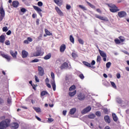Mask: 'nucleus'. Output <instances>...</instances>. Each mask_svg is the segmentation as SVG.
<instances>
[{"instance_id":"nucleus-45","label":"nucleus","mask_w":129,"mask_h":129,"mask_svg":"<svg viewBox=\"0 0 129 129\" xmlns=\"http://www.w3.org/2000/svg\"><path fill=\"white\" fill-rule=\"evenodd\" d=\"M110 83L113 88H116V85H115V83H114V82H110Z\"/></svg>"},{"instance_id":"nucleus-14","label":"nucleus","mask_w":129,"mask_h":129,"mask_svg":"<svg viewBox=\"0 0 129 129\" xmlns=\"http://www.w3.org/2000/svg\"><path fill=\"white\" fill-rule=\"evenodd\" d=\"M10 53L12 57H13V58H17V55H18V51H15V52H14L13 50H11L10 51Z\"/></svg>"},{"instance_id":"nucleus-35","label":"nucleus","mask_w":129,"mask_h":129,"mask_svg":"<svg viewBox=\"0 0 129 129\" xmlns=\"http://www.w3.org/2000/svg\"><path fill=\"white\" fill-rule=\"evenodd\" d=\"M33 109L38 113L41 112V109L39 107H34Z\"/></svg>"},{"instance_id":"nucleus-11","label":"nucleus","mask_w":129,"mask_h":129,"mask_svg":"<svg viewBox=\"0 0 129 129\" xmlns=\"http://www.w3.org/2000/svg\"><path fill=\"white\" fill-rule=\"evenodd\" d=\"M55 10L56 12L57 13V14L59 15V16H60L61 17H63V16H64V14L63 13V12H62L61 10L59 9V7H55Z\"/></svg>"},{"instance_id":"nucleus-9","label":"nucleus","mask_w":129,"mask_h":129,"mask_svg":"<svg viewBox=\"0 0 129 129\" xmlns=\"http://www.w3.org/2000/svg\"><path fill=\"white\" fill-rule=\"evenodd\" d=\"M91 110V107L88 106L82 111V114H86L87 112H89Z\"/></svg>"},{"instance_id":"nucleus-20","label":"nucleus","mask_w":129,"mask_h":129,"mask_svg":"<svg viewBox=\"0 0 129 129\" xmlns=\"http://www.w3.org/2000/svg\"><path fill=\"white\" fill-rule=\"evenodd\" d=\"M68 68V63L64 62L63 64H61L60 67V69H65L66 68Z\"/></svg>"},{"instance_id":"nucleus-18","label":"nucleus","mask_w":129,"mask_h":129,"mask_svg":"<svg viewBox=\"0 0 129 129\" xmlns=\"http://www.w3.org/2000/svg\"><path fill=\"white\" fill-rule=\"evenodd\" d=\"M66 49V45L65 44H62L59 48L60 52H61V53H63V52H64V51H65Z\"/></svg>"},{"instance_id":"nucleus-62","label":"nucleus","mask_w":129,"mask_h":129,"mask_svg":"<svg viewBox=\"0 0 129 129\" xmlns=\"http://www.w3.org/2000/svg\"><path fill=\"white\" fill-rule=\"evenodd\" d=\"M92 65H95V60H93L92 61V62H91V66Z\"/></svg>"},{"instance_id":"nucleus-29","label":"nucleus","mask_w":129,"mask_h":129,"mask_svg":"<svg viewBox=\"0 0 129 129\" xmlns=\"http://www.w3.org/2000/svg\"><path fill=\"white\" fill-rule=\"evenodd\" d=\"M44 31L46 35H47V36H52V33H51V32H50L49 30H48V29H45Z\"/></svg>"},{"instance_id":"nucleus-60","label":"nucleus","mask_w":129,"mask_h":129,"mask_svg":"<svg viewBox=\"0 0 129 129\" xmlns=\"http://www.w3.org/2000/svg\"><path fill=\"white\" fill-rule=\"evenodd\" d=\"M11 34H12V31L11 30H9L7 32V35H8V36H10V35H11Z\"/></svg>"},{"instance_id":"nucleus-22","label":"nucleus","mask_w":129,"mask_h":129,"mask_svg":"<svg viewBox=\"0 0 129 129\" xmlns=\"http://www.w3.org/2000/svg\"><path fill=\"white\" fill-rule=\"evenodd\" d=\"M75 112H76V108H73L70 109L69 113H70V114H71V115H73V114H74V113H75Z\"/></svg>"},{"instance_id":"nucleus-37","label":"nucleus","mask_w":129,"mask_h":129,"mask_svg":"<svg viewBox=\"0 0 129 129\" xmlns=\"http://www.w3.org/2000/svg\"><path fill=\"white\" fill-rule=\"evenodd\" d=\"M72 56L73 57V58H74V59H76V58H77V57H78V56L77 55V54H76V53L73 52L72 53Z\"/></svg>"},{"instance_id":"nucleus-44","label":"nucleus","mask_w":129,"mask_h":129,"mask_svg":"<svg viewBox=\"0 0 129 129\" xmlns=\"http://www.w3.org/2000/svg\"><path fill=\"white\" fill-rule=\"evenodd\" d=\"M119 39H120V42H124V40H125L124 39V37H123L122 36H119Z\"/></svg>"},{"instance_id":"nucleus-27","label":"nucleus","mask_w":129,"mask_h":129,"mask_svg":"<svg viewBox=\"0 0 129 129\" xmlns=\"http://www.w3.org/2000/svg\"><path fill=\"white\" fill-rule=\"evenodd\" d=\"M107 6L109 7V8H110V9H113V8H116V6L114 4H107Z\"/></svg>"},{"instance_id":"nucleus-30","label":"nucleus","mask_w":129,"mask_h":129,"mask_svg":"<svg viewBox=\"0 0 129 129\" xmlns=\"http://www.w3.org/2000/svg\"><path fill=\"white\" fill-rule=\"evenodd\" d=\"M5 42V35H1L0 36V42L4 43Z\"/></svg>"},{"instance_id":"nucleus-64","label":"nucleus","mask_w":129,"mask_h":129,"mask_svg":"<svg viewBox=\"0 0 129 129\" xmlns=\"http://www.w3.org/2000/svg\"><path fill=\"white\" fill-rule=\"evenodd\" d=\"M103 111H104V113H105L106 114H107V112L108 111L107 109L105 108V109H104Z\"/></svg>"},{"instance_id":"nucleus-21","label":"nucleus","mask_w":129,"mask_h":129,"mask_svg":"<svg viewBox=\"0 0 129 129\" xmlns=\"http://www.w3.org/2000/svg\"><path fill=\"white\" fill-rule=\"evenodd\" d=\"M104 119L105 121L107 122V123H110V118L109 117V116L108 115H105L104 116Z\"/></svg>"},{"instance_id":"nucleus-19","label":"nucleus","mask_w":129,"mask_h":129,"mask_svg":"<svg viewBox=\"0 0 129 129\" xmlns=\"http://www.w3.org/2000/svg\"><path fill=\"white\" fill-rule=\"evenodd\" d=\"M55 4H56V5H57V6H58V7H61V6H62V0H53Z\"/></svg>"},{"instance_id":"nucleus-24","label":"nucleus","mask_w":129,"mask_h":129,"mask_svg":"<svg viewBox=\"0 0 129 129\" xmlns=\"http://www.w3.org/2000/svg\"><path fill=\"white\" fill-rule=\"evenodd\" d=\"M20 3L18 1H13V6L14 8H18Z\"/></svg>"},{"instance_id":"nucleus-52","label":"nucleus","mask_w":129,"mask_h":129,"mask_svg":"<svg viewBox=\"0 0 129 129\" xmlns=\"http://www.w3.org/2000/svg\"><path fill=\"white\" fill-rule=\"evenodd\" d=\"M6 45H7V46H9V45H11V42H10V40H7L5 42Z\"/></svg>"},{"instance_id":"nucleus-47","label":"nucleus","mask_w":129,"mask_h":129,"mask_svg":"<svg viewBox=\"0 0 129 129\" xmlns=\"http://www.w3.org/2000/svg\"><path fill=\"white\" fill-rule=\"evenodd\" d=\"M3 32H8V31H9V29H8L7 27H4L3 28Z\"/></svg>"},{"instance_id":"nucleus-50","label":"nucleus","mask_w":129,"mask_h":129,"mask_svg":"<svg viewBox=\"0 0 129 129\" xmlns=\"http://www.w3.org/2000/svg\"><path fill=\"white\" fill-rule=\"evenodd\" d=\"M96 115H97V116H101V113L100 112V111H98L96 112Z\"/></svg>"},{"instance_id":"nucleus-40","label":"nucleus","mask_w":129,"mask_h":129,"mask_svg":"<svg viewBox=\"0 0 129 129\" xmlns=\"http://www.w3.org/2000/svg\"><path fill=\"white\" fill-rule=\"evenodd\" d=\"M47 94H48V92H47V91H43L41 93V96H44V95H46Z\"/></svg>"},{"instance_id":"nucleus-34","label":"nucleus","mask_w":129,"mask_h":129,"mask_svg":"<svg viewBox=\"0 0 129 129\" xmlns=\"http://www.w3.org/2000/svg\"><path fill=\"white\" fill-rule=\"evenodd\" d=\"M70 40L73 44H74V37H73V36L70 35Z\"/></svg>"},{"instance_id":"nucleus-10","label":"nucleus","mask_w":129,"mask_h":129,"mask_svg":"<svg viewBox=\"0 0 129 129\" xmlns=\"http://www.w3.org/2000/svg\"><path fill=\"white\" fill-rule=\"evenodd\" d=\"M77 97L79 100H84V99H85V95L83 93H80L78 95Z\"/></svg>"},{"instance_id":"nucleus-57","label":"nucleus","mask_w":129,"mask_h":129,"mask_svg":"<svg viewBox=\"0 0 129 129\" xmlns=\"http://www.w3.org/2000/svg\"><path fill=\"white\" fill-rule=\"evenodd\" d=\"M27 40H28V42H33V39L31 37H28Z\"/></svg>"},{"instance_id":"nucleus-6","label":"nucleus","mask_w":129,"mask_h":129,"mask_svg":"<svg viewBox=\"0 0 129 129\" xmlns=\"http://www.w3.org/2000/svg\"><path fill=\"white\" fill-rule=\"evenodd\" d=\"M0 14L1 16H0V22H1V21H3L5 15V10H4V8H3V6H2L0 8Z\"/></svg>"},{"instance_id":"nucleus-61","label":"nucleus","mask_w":129,"mask_h":129,"mask_svg":"<svg viewBox=\"0 0 129 129\" xmlns=\"http://www.w3.org/2000/svg\"><path fill=\"white\" fill-rule=\"evenodd\" d=\"M116 77L118 79H119V78H120V74L119 73L117 74Z\"/></svg>"},{"instance_id":"nucleus-28","label":"nucleus","mask_w":129,"mask_h":129,"mask_svg":"<svg viewBox=\"0 0 129 129\" xmlns=\"http://www.w3.org/2000/svg\"><path fill=\"white\" fill-rule=\"evenodd\" d=\"M97 63H99V64H100V63H101V56H100V55L97 56Z\"/></svg>"},{"instance_id":"nucleus-49","label":"nucleus","mask_w":129,"mask_h":129,"mask_svg":"<svg viewBox=\"0 0 129 129\" xmlns=\"http://www.w3.org/2000/svg\"><path fill=\"white\" fill-rule=\"evenodd\" d=\"M79 77H80V79H81L82 80L84 79V75H83L82 74H81L79 75Z\"/></svg>"},{"instance_id":"nucleus-43","label":"nucleus","mask_w":129,"mask_h":129,"mask_svg":"<svg viewBox=\"0 0 129 129\" xmlns=\"http://www.w3.org/2000/svg\"><path fill=\"white\" fill-rule=\"evenodd\" d=\"M114 42L116 44L118 45L120 43V40H119L118 39H116L114 40Z\"/></svg>"},{"instance_id":"nucleus-54","label":"nucleus","mask_w":129,"mask_h":129,"mask_svg":"<svg viewBox=\"0 0 129 129\" xmlns=\"http://www.w3.org/2000/svg\"><path fill=\"white\" fill-rule=\"evenodd\" d=\"M35 81L36 82H40V80L39 78H38V77L37 76H35Z\"/></svg>"},{"instance_id":"nucleus-23","label":"nucleus","mask_w":129,"mask_h":129,"mask_svg":"<svg viewBox=\"0 0 129 129\" xmlns=\"http://www.w3.org/2000/svg\"><path fill=\"white\" fill-rule=\"evenodd\" d=\"M51 57H52V54L49 53L48 54H47L46 55H45L43 57V58L44 59V60H49V59H50L51 58Z\"/></svg>"},{"instance_id":"nucleus-15","label":"nucleus","mask_w":129,"mask_h":129,"mask_svg":"<svg viewBox=\"0 0 129 129\" xmlns=\"http://www.w3.org/2000/svg\"><path fill=\"white\" fill-rule=\"evenodd\" d=\"M2 56L4 58H5V59H7V61H8V62H10V61L11 60V56H9L8 54L2 53Z\"/></svg>"},{"instance_id":"nucleus-5","label":"nucleus","mask_w":129,"mask_h":129,"mask_svg":"<svg viewBox=\"0 0 129 129\" xmlns=\"http://www.w3.org/2000/svg\"><path fill=\"white\" fill-rule=\"evenodd\" d=\"M99 54L100 55V56H101V57H102L103 61H104L105 62L106 61V53H105V52H104V51L99 49Z\"/></svg>"},{"instance_id":"nucleus-55","label":"nucleus","mask_w":129,"mask_h":129,"mask_svg":"<svg viewBox=\"0 0 129 129\" xmlns=\"http://www.w3.org/2000/svg\"><path fill=\"white\" fill-rule=\"evenodd\" d=\"M21 12L22 13H26L27 12V10H26L25 8H22L21 9Z\"/></svg>"},{"instance_id":"nucleus-42","label":"nucleus","mask_w":129,"mask_h":129,"mask_svg":"<svg viewBox=\"0 0 129 129\" xmlns=\"http://www.w3.org/2000/svg\"><path fill=\"white\" fill-rule=\"evenodd\" d=\"M78 42L80 44H81V45H83L84 44V41L83 40L81 39V38H79L78 39Z\"/></svg>"},{"instance_id":"nucleus-56","label":"nucleus","mask_w":129,"mask_h":129,"mask_svg":"<svg viewBox=\"0 0 129 129\" xmlns=\"http://www.w3.org/2000/svg\"><path fill=\"white\" fill-rule=\"evenodd\" d=\"M23 3H24L25 4V5H26V6H30V4H29V3L25 1V0H22Z\"/></svg>"},{"instance_id":"nucleus-32","label":"nucleus","mask_w":129,"mask_h":129,"mask_svg":"<svg viewBox=\"0 0 129 129\" xmlns=\"http://www.w3.org/2000/svg\"><path fill=\"white\" fill-rule=\"evenodd\" d=\"M116 102H117V103H119V104H120V103H121L122 102V100L119 97L116 98Z\"/></svg>"},{"instance_id":"nucleus-12","label":"nucleus","mask_w":129,"mask_h":129,"mask_svg":"<svg viewBox=\"0 0 129 129\" xmlns=\"http://www.w3.org/2000/svg\"><path fill=\"white\" fill-rule=\"evenodd\" d=\"M118 16L120 18H124L126 16V12L124 11H120L118 13Z\"/></svg>"},{"instance_id":"nucleus-26","label":"nucleus","mask_w":129,"mask_h":129,"mask_svg":"<svg viewBox=\"0 0 129 129\" xmlns=\"http://www.w3.org/2000/svg\"><path fill=\"white\" fill-rule=\"evenodd\" d=\"M112 117L114 121H116L118 120V118H117V116H116V114H115V113L112 114Z\"/></svg>"},{"instance_id":"nucleus-13","label":"nucleus","mask_w":129,"mask_h":129,"mask_svg":"<svg viewBox=\"0 0 129 129\" xmlns=\"http://www.w3.org/2000/svg\"><path fill=\"white\" fill-rule=\"evenodd\" d=\"M29 55V53L26 50H22V58H27Z\"/></svg>"},{"instance_id":"nucleus-46","label":"nucleus","mask_w":129,"mask_h":129,"mask_svg":"<svg viewBox=\"0 0 129 129\" xmlns=\"http://www.w3.org/2000/svg\"><path fill=\"white\" fill-rule=\"evenodd\" d=\"M76 88V87H75V85H73L72 86L70 89L69 90L71 91V90H74V89H75Z\"/></svg>"},{"instance_id":"nucleus-16","label":"nucleus","mask_w":129,"mask_h":129,"mask_svg":"<svg viewBox=\"0 0 129 129\" xmlns=\"http://www.w3.org/2000/svg\"><path fill=\"white\" fill-rule=\"evenodd\" d=\"M11 126L13 129L19 128V123L17 122H14L11 124Z\"/></svg>"},{"instance_id":"nucleus-59","label":"nucleus","mask_w":129,"mask_h":129,"mask_svg":"<svg viewBox=\"0 0 129 129\" xmlns=\"http://www.w3.org/2000/svg\"><path fill=\"white\" fill-rule=\"evenodd\" d=\"M48 120L51 122L52 121H54V119L52 118H48Z\"/></svg>"},{"instance_id":"nucleus-7","label":"nucleus","mask_w":129,"mask_h":129,"mask_svg":"<svg viewBox=\"0 0 129 129\" xmlns=\"http://www.w3.org/2000/svg\"><path fill=\"white\" fill-rule=\"evenodd\" d=\"M38 75H39V76H43L44 74H45L44 69H43L42 67H38Z\"/></svg>"},{"instance_id":"nucleus-31","label":"nucleus","mask_w":129,"mask_h":129,"mask_svg":"<svg viewBox=\"0 0 129 129\" xmlns=\"http://www.w3.org/2000/svg\"><path fill=\"white\" fill-rule=\"evenodd\" d=\"M87 4L88 5V6H89V7H90V8H91L92 9H93L94 10H95V7L94 6V5L91 4L90 3L88 2H86Z\"/></svg>"},{"instance_id":"nucleus-38","label":"nucleus","mask_w":129,"mask_h":129,"mask_svg":"<svg viewBox=\"0 0 129 129\" xmlns=\"http://www.w3.org/2000/svg\"><path fill=\"white\" fill-rule=\"evenodd\" d=\"M110 66H111V62H108L106 64V68H107L108 69L109 68H110Z\"/></svg>"},{"instance_id":"nucleus-41","label":"nucleus","mask_w":129,"mask_h":129,"mask_svg":"<svg viewBox=\"0 0 129 129\" xmlns=\"http://www.w3.org/2000/svg\"><path fill=\"white\" fill-rule=\"evenodd\" d=\"M79 8L82 9V10H83V11H87V9H86V8L83 5H79Z\"/></svg>"},{"instance_id":"nucleus-33","label":"nucleus","mask_w":129,"mask_h":129,"mask_svg":"<svg viewBox=\"0 0 129 129\" xmlns=\"http://www.w3.org/2000/svg\"><path fill=\"white\" fill-rule=\"evenodd\" d=\"M88 117H89V118L93 119L95 117V114L93 113L90 114L88 115Z\"/></svg>"},{"instance_id":"nucleus-48","label":"nucleus","mask_w":129,"mask_h":129,"mask_svg":"<svg viewBox=\"0 0 129 129\" xmlns=\"http://www.w3.org/2000/svg\"><path fill=\"white\" fill-rule=\"evenodd\" d=\"M37 6H38V7H42L43 3L42 2H38L37 3Z\"/></svg>"},{"instance_id":"nucleus-1","label":"nucleus","mask_w":129,"mask_h":129,"mask_svg":"<svg viewBox=\"0 0 129 129\" xmlns=\"http://www.w3.org/2000/svg\"><path fill=\"white\" fill-rule=\"evenodd\" d=\"M10 122L11 120L9 119L0 122V129H4L5 127H8Z\"/></svg>"},{"instance_id":"nucleus-53","label":"nucleus","mask_w":129,"mask_h":129,"mask_svg":"<svg viewBox=\"0 0 129 129\" xmlns=\"http://www.w3.org/2000/svg\"><path fill=\"white\" fill-rule=\"evenodd\" d=\"M7 102L9 104H11V103H12V100L11 99V98H8Z\"/></svg>"},{"instance_id":"nucleus-63","label":"nucleus","mask_w":129,"mask_h":129,"mask_svg":"<svg viewBox=\"0 0 129 129\" xmlns=\"http://www.w3.org/2000/svg\"><path fill=\"white\" fill-rule=\"evenodd\" d=\"M49 79L48 78H46L45 79V83H46V84L49 83Z\"/></svg>"},{"instance_id":"nucleus-58","label":"nucleus","mask_w":129,"mask_h":129,"mask_svg":"<svg viewBox=\"0 0 129 129\" xmlns=\"http://www.w3.org/2000/svg\"><path fill=\"white\" fill-rule=\"evenodd\" d=\"M66 9L67 10H70V9H71V6L70 5H67Z\"/></svg>"},{"instance_id":"nucleus-25","label":"nucleus","mask_w":129,"mask_h":129,"mask_svg":"<svg viewBox=\"0 0 129 129\" xmlns=\"http://www.w3.org/2000/svg\"><path fill=\"white\" fill-rule=\"evenodd\" d=\"M83 63L87 67H90L91 68H92V66H91V64L87 61H83Z\"/></svg>"},{"instance_id":"nucleus-2","label":"nucleus","mask_w":129,"mask_h":129,"mask_svg":"<svg viewBox=\"0 0 129 129\" xmlns=\"http://www.w3.org/2000/svg\"><path fill=\"white\" fill-rule=\"evenodd\" d=\"M51 77L52 80L51 81L50 84H51L53 91H56V83H55V74L54 73H51Z\"/></svg>"},{"instance_id":"nucleus-8","label":"nucleus","mask_w":129,"mask_h":129,"mask_svg":"<svg viewBox=\"0 0 129 129\" xmlns=\"http://www.w3.org/2000/svg\"><path fill=\"white\" fill-rule=\"evenodd\" d=\"M95 17L97 18V19H99V20H101V21H104L105 22H108V19L106 17H103L102 16H100L97 14H96L95 15Z\"/></svg>"},{"instance_id":"nucleus-39","label":"nucleus","mask_w":129,"mask_h":129,"mask_svg":"<svg viewBox=\"0 0 129 129\" xmlns=\"http://www.w3.org/2000/svg\"><path fill=\"white\" fill-rule=\"evenodd\" d=\"M39 61H40L39 59L36 58V59H34L32 60L31 61V63H37V62H39Z\"/></svg>"},{"instance_id":"nucleus-36","label":"nucleus","mask_w":129,"mask_h":129,"mask_svg":"<svg viewBox=\"0 0 129 129\" xmlns=\"http://www.w3.org/2000/svg\"><path fill=\"white\" fill-rule=\"evenodd\" d=\"M75 94H76V91H74L73 92H70L69 93V95L70 96H74V95H75Z\"/></svg>"},{"instance_id":"nucleus-51","label":"nucleus","mask_w":129,"mask_h":129,"mask_svg":"<svg viewBox=\"0 0 129 129\" xmlns=\"http://www.w3.org/2000/svg\"><path fill=\"white\" fill-rule=\"evenodd\" d=\"M32 81H30L29 84L32 85L33 89H34V90H36V86L33 85V84H32Z\"/></svg>"},{"instance_id":"nucleus-3","label":"nucleus","mask_w":129,"mask_h":129,"mask_svg":"<svg viewBox=\"0 0 129 129\" xmlns=\"http://www.w3.org/2000/svg\"><path fill=\"white\" fill-rule=\"evenodd\" d=\"M44 53H42L41 49L37 50L36 52L33 53V55L31 57H38L39 56H42Z\"/></svg>"},{"instance_id":"nucleus-17","label":"nucleus","mask_w":129,"mask_h":129,"mask_svg":"<svg viewBox=\"0 0 129 129\" xmlns=\"http://www.w3.org/2000/svg\"><path fill=\"white\" fill-rule=\"evenodd\" d=\"M109 10L111 13H116V12H119V9L117 8V7L113 8H110Z\"/></svg>"},{"instance_id":"nucleus-4","label":"nucleus","mask_w":129,"mask_h":129,"mask_svg":"<svg viewBox=\"0 0 129 129\" xmlns=\"http://www.w3.org/2000/svg\"><path fill=\"white\" fill-rule=\"evenodd\" d=\"M33 9L37 12V13L39 15V16L42 17V9L41 8L36 6H33Z\"/></svg>"}]
</instances>
